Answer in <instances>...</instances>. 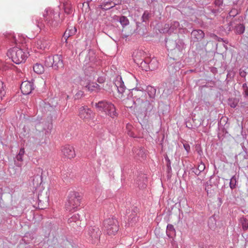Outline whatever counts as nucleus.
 <instances>
[{"mask_svg": "<svg viewBox=\"0 0 248 248\" xmlns=\"http://www.w3.org/2000/svg\"><path fill=\"white\" fill-rule=\"evenodd\" d=\"M183 26L180 25L179 22L177 21H171L170 23H166L162 31L163 33H174L172 36H169L165 39L166 46L168 50L176 51L178 50L180 55L182 54V51L185 49L186 45L182 39L178 38V35L176 33L178 30L180 31L183 30Z\"/></svg>", "mask_w": 248, "mask_h": 248, "instance_id": "1", "label": "nucleus"}, {"mask_svg": "<svg viewBox=\"0 0 248 248\" xmlns=\"http://www.w3.org/2000/svg\"><path fill=\"white\" fill-rule=\"evenodd\" d=\"M144 91L146 94H148L149 100L146 99L144 101H142L138 106V112L144 118H149L155 113L154 105L156 89L154 87L148 86Z\"/></svg>", "mask_w": 248, "mask_h": 248, "instance_id": "2", "label": "nucleus"}, {"mask_svg": "<svg viewBox=\"0 0 248 248\" xmlns=\"http://www.w3.org/2000/svg\"><path fill=\"white\" fill-rule=\"evenodd\" d=\"M94 106L98 111L104 112L106 114L112 118L117 117L118 115L115 106L111 102L103 100L95 103Z\"/></svg>", "mask_w": 248, "mask_h": 248, "instance_id": "3", "label": "nucleus"}, {"mask_svg": "<svg viewBox=\"0 0 248 248\" xmlns=\"http://www.w3.org/2000/svg\"><path fill=\"white\" fill-rule=\"evenodd\" d=\"M45 65L46 67H51L54 70L64 68V63L62 55L56 54L46 58Z\"/></svg>", "mask_w": 248, "mask_h": 248, "instance_id": "4", "label": "nucleus"}, {"mask_svg": "<svg viewBox=\"0 0 248 248\" xmlns=\"http://www.w3.org/2000/svg\"><path fill=\"white\" fill-rule=\"evenodd\" d=\"M81 196L80 194L74 191H70L68 195V201L65 204L67 210L71 211L80 205Z\"/></svg>", "mask_w": 248, "mask_h": 248, "instance_id": "5", "label": "nucleus"}, {"mask_svg": "<svg viewBox=\"0 0 248 248\" xmlns=\"http://www.w3.org/2000/svg\"><path fill=\"white\" fill-rule=\"evenodd\" d=\"M8 54L10 55L12 61L14 63L19 64L25 62L28 57V54L29 53L23 51L22 48L18 47H14L9 51Z\"/></svg>", "mask_w": 248, "mask_h": 248, "instance_id": "6", "label": "nucleus"}, {"mask_svg": "<svg viewBox=\"0 0 248 248\" xmlns=\"http://www.w3.org/2000/svg\"><path fill=\"white\" fill-rule=\"evenodd\" d=\"M101 234V231L95 226H90L86 231V237L92 244H96L99 241Z\"/></svg>", "mask_w": 248, "mask_h": 248, "instance_id": "7", "label": "nucleus"}, {"mask_svg": "<svg viewBox=\"0 0 248 248\" xmlns=\"http://www.w3.org/2000/svg\"><path fill=\"white\" fill-rule=\"evenodd\" d=\"M104 226L109 235H115L119 230L118 221L113 217L105 219Z\"/></svg>", "mask_w": 248, "mask_h": 248, "instance_id": "8", "label": "nucleus"}, {"mask_svg": "<svg viewBox=\"0 0 248 248\" xmlns=\"http://www.w3.org/2000/svg\"><path fill=\"white\" fill-rule=\"evenodd\" d=\"M129 95L136 99V101L138 103V105L136 106V109L138 110V106L141 103L142 101H144L146 98L145 91L142 88L140 89L138 87L131 89Z\"/></svg>", "mask_w": 248, "mask_h": 248, "instance_id": "9", "label": "nucleus"}, {"mask_svg": "<svg viewBox=\"0 0 248 248\" xmlns=\"http://www.w3.org/2000/svg\"><path fill=\"white\" fill-rule=\"evenodd\" d=\"M138 211V208L137 207H134L131 210H126V217L127 222L126 223V226L130 227L135 225L138 220V217L137 215Z\"/></svg>", "mask_w": 248, "mask_h": 248, "instance_id": "10", "label": "nucleus"}, {"mask_svg": "<svg viewBox=\"0 0 248 248\" xmlns=\"http://www.w3.org/2000/svg\"><path fill=\"white\" fill-rule=\"evenodd\" d=\"M43 16L44 17L45 22H46L47 26L53 28H56L58 26L59 22L54 19V13L50 12L48 14L47 10H46L43 13Z\"/></svg>", "mask_w": 248, "mask_h": 248, "instance_id": "11", "label": "nucleus"}, {"mask_svg": "<svg viewBox=\"0 0 248 248\" xmlns=\"http://www.w3.org/2000/svg\"><path fill=\"white\" fill-rule=\"evenodd\" d=\"M141 66L145 68L146 71L155 70L158 66V63L155 59L150 60L149 58L145 59L140 62Z\"/></svg>", "mask_w": 248, "mask_h": 248, "instance_id": "12", "label": "nucleus"}, {"mask_svg": "<svg viewBox=\"0 0 248 248\" xmlns=\"http://www.w3.org/2000/svg\"><path fill=\"white\" fill-rule=\"evenodd\" d=\"M93 113L92 111L87 107H81L79 109V117L85 120H88L93 117Z\"/></svg>", "mask_w": 248, "mask_h": 248, "instance_id": "13", "label": "nucleus"}, {"mask_svg": "<svg viewBox=\"0 0 248 248\" xmlns=\"http://www.w3.org/2000/svg\"><path fill=\"white\" fill-rule=\"evenodd\" d=\"M34 89V84L32 82L25 81L22 82L20 85L21 91L25 95L30 94Z\"/></svg>", "mask_w": 248, "mask_h": 248, "instance_id": "14", "label": "nucleus"}, {"mask_svg": "<svg viewBox=\"0 0 248 248\" xmlns=\"http://www.w3.org/2000/svg\"><path fill=\"white\" fill-rule=\"evenodd\" d=\"M82 88L89 92H93L97 90L100 91L102 88L96 83L87 81L86 83H81Z\"/></svg>", "mask_w": 248, "mask_h": 248, "instance_id": "15", "label": "nucleus"}, {"mask_svg": "<svg viewBox=\"0 0 248 248\" xmlns=\"http://www.w3.org/2000/svg\"><path fill=\"white\" fill-rule=\"evenodd\" d=\"M35 170L37 172V174H34L33 176L32 183L34 186H38L42 184L43 181V170L40 168H38Z\"/></svg>", "mask_w": 248, "mask_h": 248, "instance_id": "16", "label": "nucleus"}, {"mask_svg": "<svg viewBox=\"0 0 248 248\" xmlns=\"http://www.w3.org/2000/svg\"><path fill=\"white\" fill-rule=\"evenodd\" d=\"M62 152L64 156L69 159L73 158L76 156L74 148L69 145L63 147Z\"/></svg>", "mask_w": 248, "mask_h": 248, "instance_id": "17", "label": "nucleus"}, {"mask_svg": "<svg viewBox=\"0 0 248 248\" xmlns=\"http://www.w3.org/2000/svg\"><path fill=\"white\" fill-rule=\"evenodd\" d=\"M114 84L117 87L119 93L123 94L124 92L126 87L124 84V82L121 77L117 76L114 81Z\"/></svg>", "mask_w": 248, "mask_h": 248, "instance_id": "18", "label": "nucleus"}, {"mask_svg": "<svg viewBox=\"0 0 248 248\" xmlns=\"http://www.w3.org/2000/svg\"><path fill=\"white\" fill-rule=\"evenodd\" d=\"M191 35L194 42L201 41L205 36L204 32L200 29L193 30L191 32Z\"/></svg>", "mask_w": 248, "mask_h": 248, "instance_id": "19", "label": "nucleus"}, {"mask_svg": "<svg viewBox=\"0 0 248 248\" xmlns=\"http://www.w3.org/2000/svg\"><path fill=\"white\" fill-rule=\"evenodd\" d=\"M147 179L145 174L140 175L136 180V184L140 189H144L147 186Z\"/></svg>", "mask_w": 248, "mask_h": 248, "instance_id": "20", "label": "nucleus"}, {"mask_svg": "<svg viewBox=\"0 0 248 248\" xmlns=\"http://www.w3.org/2000/svg\"><path fill=\"white\" fill-rule=\"evenodd\" d=\"M133 152L135 154V157L138 159L142 161L145 159L146 157V155L145 152L144 148H135L133 150Z\"/></svg>", "mask_w": 248, "mask_h": 248, "instance_id": "21", "label": "nucleus"}, {"mask_svg": "<svg viewBox=\"0 0 248 248\" xmlns=\"http://www.w3.org/2000/svg\"><path fill=\"white\" fill-rule=\"evenodd\" d=\"M96 54L94 50L90 49L85 57L84 62L86 64H88L89 62L94 63L96 62Z\"/></svg>", "mask_w": 248, "mask_h": 248, "instance_id": "22", "label": "nucleus"}, {"mask_svg": "<svg viewBox=\"0 0 248 248\" xmlns=\"http://www.w3.org/2000/svg\"><path fill=\"white\" fill-rule=\"evenodd\" d=\"M44 17H39L38 16H33L32 18V23L36 25L39 29H42L45 27Z\"/></svg>", "mask_w": 248, "mask_h": 248, "instance_id": "23", "label": "nucleus"}, {"mask_svg": "<svg viewBox=\"0 0 248 248\" xmlns=\"http://www.w3.org/2000/svg\"><path fill=\"white\" fill-rule=\"evenodd\" d=\"M77 32V29L75 27H71V29L68 28L66 31L64 32L62 37V40H65V42L67 43V41L68 38L73 35H74Z\"/></svg>", "mask_w": 248, "mask_h": 248, "instance_id": "24", "label": "nucleus"}, {"mask_svg": "<svg viewBox=\"0 0 248 248\" xmlns=\"http://www.w3.org/2000/svg\"><path fill=\"white\" fill-rule=\"evenodd\" d=\"M219 181L220 177L219 176L213 175L210 177V180L207 182V184L210 186H215L217 187L219 184Z\"/></svg>", "mask_w": 248, "mask_h": 248, "instance_id": "25", "label": "nucleus"}, {"mask_svg": "<svg viewBox=\"0 0 248 248\" xmlns=\"http://www.w3.org/2000/svg\"><path fill=\"white\" fill-rule=\"evenodd\" d=\"M36 46L38 48L45 49L49 47V43L48 41L42 38L36 41Z\"/></svg>", "mask_w": 248, "mask_h": 248, "instance_id": "26", "label": "nucleus"}, {"mask_svg": "<svg viewBox=\"0 0 248 248\" xmlns=\"http://www.w3.org/2000/svg\"><path fill=\"white\" fill-rule=\"evenodd\" d=\"M63 9L65 14L70 15L73 11V6L68 0H64L63 1Z\"/></svg>", "mask_w": 248, "mask_h": 248, "instance_id": "27", "label": "nucleus"}, {"mask_svg": "<svg viewBox=\"0 0 248 248\" xmlns=\"http://www.w3.org/2000/svg\"><path fill=\"white\" fill-rule=\"evenodd\" d=\"M166 234L169 238H173L175 236V230L172 225L169 224L167 225Z\"/></svg>", "mask_w": 248, "mask_h": 248, "instance_id": "28", "label": "nucleus"}, {"mask_svg": "<svg viewBox=\"0 0 248 248\" xmlns=\"http://www.w3.org/2000/svg\"><path fill=\"white\" fill-rule=\"evenodd\" d=\"M133 56L135 57V60H141V62L145 60L144 59V52L141 50L133 52Z\"/></svg>", "mask_w": 248, "mask_h": 248, "instance_id": "29", "label": "nucleus"}, {"mask_svg": "<svg viewBox=\"0 0 248 248\" xmlns=\"http://www.w3.org/2000/svg\"><path fill=\"white\" fill-rule=\"evenodd\" d=\"M234 31L237 34H242L245 31V26L243 24H238L234 28Z\"/></svg>", "mask_w": 248, "mask_h": 248, "instance_id": "30", "label": "nucleus"}, {"mask_svg": "<svg viewBox=\"0 0 248 248\" xmlns=\"http://www.w3.org/2000/svg\"><path fill=\"white\" fill-rule=\"evenodd\" d=\"M33 70L36 73L41 74L44 73L45 68L42 64L36 63L33 66Z\"/></svg>", "mask_w": 248, "mask_h": 248, "instance_id": "31", "label": "nucleus"}, {"mask_svg": "<svg viewBox=\"0 0 248 248\" xmlns=\"http://www.w3.org/2000/svg\"><path fill=\"white\" fill-rule=\"evenodd\" d=\"M239 223L242 225L244 231L248 230V219L244 217H242L239 219Z\"/></svg>", "mask_w": 248, "mask_h": 248, "instance_id": "32", "label": "nucleus"}, {"mask_svg": "<svg viewBox=\"0 0 248 248\" xmlns=\"http://www.w3.org/2000/svg\"><path fill=\"white\" fill-rule=\"evenodd\" d=\"M151 16V14L148 11H145L141 16V20L142 22L148 24L149 19Z\"/></svg>", "mask_w": 248, "mask_h": 248, "instance_id": "33", "label": "nucleus"}, {"mask_svg": "<svg viewBox=\"0 0 248 248\" xmlns=\"http://www.w3.org/2000/svg\"><path fill=\"white\" fill-rule=\"evenodd\" d=\"M6 94V86L5 84L2 81H0V99H2V97Z\"/></svg>", "mask_w": 248, "mask_h": 248, "instance_id": "34", "label": "nucleus"}, {"mask_svg": "<svg viewBox=\"0 0 248 248\" xmlns=\"http://www.w3.org/2000/svg\"><path fill=\"white\" fill-rule=\"evenodd\" d=\"M119 21L120 22L122 26L124 27L129 24V21L127 17L124 16H122L120 17Z\"/></svg>", "mask_w": 248, "mask_h": 248, "instance_id": "35", "label": "nucleus"}, {"mask_svg": "<svg viewBox=\"0 0 248 248\" xmlns=\"http://www.w3.org/2000/svg\"><path fill=\"white\" fill-rule=\"evenodd\" d=\"M79 215L78 214H75L72 215L70 217H69L68 219V222L69 224L76 222L77 221H78L79 219Z\"/></svg>", "mask_w": 248, "mask_h": 248, "instance_id": "36", "label": "nucleus"}, {"mask_svg": "<svg viewBox=\"0 0 248 248\" xmlns=\"http://www.w3.org/2000/svg\"><path fill=\"white\" fill-rule=\"evenodd\" d=\"M238 101L236 98H230L228 100V104L231 108H235L238 104Z\"/></svg>", "mask_w": 248, "mask_h": 248, "instance_id": "37", "label": "nucleus"}, {"mask_svg": "<svg viewBox=\"0 0 248 248\" xmlns=\"http://www.w3.org/2000/svg\"><path fill=\"white\" fill-rule=\"evenodd\" d=\"M25 154V150L24 148H21L18 154L16 155V158L18 161H22V157Z\"/></svg>", "mask_w": 248, "mask_h": 248, "instance_id": "38", "label": "nucleus"}, {"mask_svg": "<svg viewBox=\"0 0 248 248\" xmlns=\"http://www.w3.org/2000/svg\"><path fill=\"white\" fill-rule=\"evenodd\" d=\"M53 127L52 123L51 122H47L45 124L43 127V130L46 131V133H49Z\"/></svg>", "mask_w": 248, "mask_h": 248, "instance_id": "39", "label": "nucleus"}, {"mask_svg": "<svg viewBox=\"0 0 248 248\" xmlns=\"http://www.w3.org/2000/svg\"><path fill=\"white\" fill-rule=\"evenodd\" d=\"M236 184V178L235 176H233L231 179H230V187L231 188V189H233L235 188Z\"/></svg>", "mask_w": 248, "mask_h": 248, "instance_id": "40", "label": "nucleus"}, {"mask_svg": "<svg viewBox=\"0 0 248 248\" xmlns=\"http://www.w3.org/2000/svg\"><path fill=\"white\" fill-rule=\"evenodd\" d=\"M109 4H110V2H106L104 3H103L102 4L99 5L98 6V7L104 11H107V10H109L111 8H112L113 7H114V6H110L109 7H106V5H108Z\"/></svg>", "mask_w": 248, "mask_h": 248, "instance_id": "41", "label": "nucleus"}, {"mask_svg": "<svg viewBox=\"0 0 248 248\" xmlns=\"http://www.w3.org/2000/svg\"><path fill=\"white\" fill-rule=\"evenodd\" d=\"M208 223L210 228L214 227L216 225V221L214 216H212L209 218Z\"/></svg>", "mask_w": 248, "mask_h": 248, "instance_id": "42", "label": "nucleus"}, {"mask_svg": "<svg viewBox=\"0 0 248 248\" xmlns=\"http://www.w3.org/2000/svg\"><path fill=\"white\" fill-rule=\"evenodd\" d=\"M180 65V64L179 63H176L175 64H170L169 66H168V70L169 71V72H170V71L172 72V73L173 72V69L174 68L175 69V72H176L177 71H178V69H179V66H177L176 65Z\"/></svg>", "mask_w": 248, "mask_h": 248, "instance_id": "43", "label": "nucleus"}, {"mask_svg": "<svg viewBox=\"0 0 248 248\" xmlns=\"http://www.w3.org/2000/svg\"><path fill=\"white\" fill-rule=\"evenodd\" d=\"M242 88L243 90V94L245 97H248V87L246 83H244L242 85Z\"/></svg>", "mask_w": 248, "mask_h": 248, "instance_id": "44", "label": "nucleus"}, {"mask_svg": "<svg viewBox=\"0 0 248 248\" xmlns=\"http://www.w3.org/2000/svg\"><path fill=\"white\" fill-rule=\"evenodd\" d=\"M197 168L198 169V170L201 173L205 170V166L202 162H201L200 164L198 165Z\"/></svg>", "mask_w": 248, "mask_h": 248, "instance_id": "45", "label": "nucleus"}, {"mask_svg": "<svg viewBox=\"0 0 248 248\" xmlns=\"http://www.w3.org/2000/svg\"><path fill=\"white\" fill-rule=\"evenodd\" d=\"M84 95V93L82 91H79L77 92V93L75 95V99H78L81 98Z\"/></svg>", "mask_w": 248, "mask_h": 248, "instance_id": "46", "label": "nucleus"}, {"mask_svg": "<svg viewBox=\"0 0 248 248\" xmlns=\"http://www.w3.org/2000/svg\"><path fill=\"white\" fill-rule=\"evenodd\" d=\"M108 2H110V4L111 3H113L114 5L113 6L114 7L116 5L121 4L122 3V0H109Z\"/></svg>", "mask_w": 248, "mask_h": 248, "instance_id": "47", "label": "nucleus"}, {"mask_svg": "<svg viewBox=\"0 0 248 248\" xmlns=\"http://www.w3.org/2000/svg\"><path fill=\"white\" fill-rule=\"evenodd\" d=\"M223 0H215L214 4L215 6L220 8V6L222 5Z\"/></svg>", "mask_w": 248, "mask_h": 248, "instance_id": "48", "label": "nucleus"}, {"mask_svg": "<svg viewBox=\"0 0 248 248\" xmlns=\"http://www.w3.org/2000/svg\"><path fill=\"white\" fill-rule=\"evenodd\" d=\"M211 12L214 14L215 15L221 12L222 9L220 8H218L217 9H211Z\"/></svg>", "mask_w": 248, "mask_h": 248, "instance_id": "49", "label": "nucleus"}, {"mask_svg": "<svg viewBox=\"0 0 248 248\" xmlns=\"http://www.w3.org/2000/svg\"><path fill=\"white\" fill-rule=\"evenodd\" d=\"M131 127V126H127V134L131 137H133V138H135L136 137V136L134 134V133L133 132H132V131H131L130 130H129V128Z\"/></svg>", "mask_w": 248, "mask_h": 248, "instance_id": "50", "label": "nucleus"}, {"mask_svg": "<svg viewBox=\"0 0 248 248\" xmlns=\"http://www.w3.org/2000/svg\"><path fill=\"white\" fill-rule=\"evenodd\" d=\"M192 172L194 173L197 176H199L201 172L198 170L197 168L193 167L191 168Z\"/></svg>", "mask_w": 248, "mask_h": 248, "instance_id": "51", "label": "nucleus"}, {"mask_svg": "<svg viewBox=\"0 0 248 248\" xmlns=\"http://www.w3.org/2000/svg\"><path fill=\"white\" fill-rule=\"evenodd\" d=\"M105 80L106 78L104 77H99L97 80V82L100 84L104 83Z\"/></svg>", "mask_w": 248, "mask_h": 248, "instance_id": "52", "label": "nucleus"}, {"mask_svg": "<svg viewBox=\"0 0 248 248\" xmlns=\"http://www.w3.org/2000/svg\"><path fill=\"white\" fill-rule=\"evenodd\" d=\"M234 22V20H233V21L230 22L228 24V27H227V29L229 32H230V31H232V26Z\"/></svg>", "mask_w": 248, "mask_h": 248, "instance_id": "53", "label": "nucleus"}, {"mask_svg": "<svg viewBox=\"0 0 248 248\" xmlns=\"http://www.w3.org/2000/svg\"><path fill=\"white\" fill-rule=\"evenodd\" d=\"M164 158H165V161H166V166L170 167V164H171V162H170V159L169 158V157L167 155H166L164 156Z\"/></svg>", "mask_w": 248, "mask_h": 248, "instance_id": "54", "label": "nucleus"}, {"mask_svg": "<svg viewBox=\"0 0 248 248\" xmlns=\"http://www.w3.org/2000/svg\"><path fill=\"white\" fill-rule=\"evenodd\" d=\"M183 145L186 151L187 152H188L190 150V147L189 145L187 143H185L183 144Z\"/></svg>", "mask_w": 248, "mask_h": 248, "instance_id": "55", "label": "nucleus"}, {"mask_svg": "<svg viewBox=\"0 0 248 248\" xmlns=\"http://www.w3.org/2000/svg\"><path fill=\"white\" fill-rule=\"evenodd\" d=\"M239 75L241 77L245 78L247 75V73L244 70H240L239 72Z\"/></svg>", "mask_w": 248, "mask_h": 248, "instance_id": "56", "label": "nucleus"}, {"mask_svg": "<svg viewBox=\"0 0 248 248\" xmlns=\"http://www.w3.org/2000/svg\"><path fill=\"white\" fill-rule=\"evenodd\" d=\"M211 36L213 37L214 38H215V39H217V40L218 41H221V39H220V38H219L218 36H217L216 34H211Z\"/></svg>", "mask_w": 248, "mask_h": 248, "instance_id": "57", "label": "nucleus"}, {"mask_svg": "<svg viewBox=\"0 0 248 248\" xmlns=\"http://www.w3.org/2000/svg\"><path fill=\"white\" fill-rule=\"evenodd\" d=\"M167 172H168V173H170V172H171V166H170V167H169V166H167Z\"/></svg>", "mask_w": 248, "mask_h": 248, "instance_id": "58", "label": "nucleus"}, {"mask_svg": "<svg viewBox=\"0 0 248 248\" xmlns=\"http://www.w3.org/2000/svg\"><path fill=\"white\" fill-rule=\"evenodd\" d=\"M15 163L17 166H18L19 167H21V163H17L16 160L15 161Z\"/></svg>", "mask_w": 248, "mask_h": 248, "instance_id": "59", "label": "nucleus"}, {"mask_svg": "<svg viewBox=\"0 0 248 248\" xmlns=\"http://www.w3.org/2000/svg\"><path fill=\"white\" fill-rule=\"evenodd\" d=\"M221 41L226 44H228V41L227 40H224L223 38H220Z\"/></svg>", "mask_w": 248, "mask_h": 248, "instance_id": "60", "label": "nucleus"}, {"mask_svg": "<svg viewBox=\"0 0 248 248\" xmlns=\"http://www.w3.org/2000/svg\"><path fill=\"white\" fill-rule=\"evenodd\" d=\"M219 203H220V204L222 203V199L221 198H217Z\"/></svg>", "mask_w": 248, "mask_h": 248, "instance_id": "61", "label": "nucleus"}, {"mask_svg": "<svg viewBox=\"0 0 248 248\" xmlns=\"http://www.w3.org/2000/svg\"><path fill=\"white\" fill-rule=\"evenodd\" d=\"M231 75H232L231 73H228L227 75V78H229L231 77Z\"/></svg>", "mask_w": 248, "mask_h": 248, "instance_id": "62", "label": "nucleus"}, {"mask_svg": "<svg viewBox=\"0 0 248 248\" xmlns=\"http://www.w3.org/2000/svg\"><path fill=\"white\" fill-rule=\"evenodd\" d=\"M4 111V109H0V113L2 114Z\"/></svg>", "mask_w": 248, "mask_h": 248, "instance_id": "63", "label": "nucleus"}, {"mask_svg": "<svg viewBox=\"0 0 248 248\" xmlns=\"http://www.w3.org/2000/svg\"><path fill=\"white\" fill-rule=\"evenodd\" d=\"M198 248H204V246L202 245H199Z\"/></svg>", "mask_w": 248, "mask_h": 248, "instance_id": "64", "label": "nucleus"}]
</instances>
